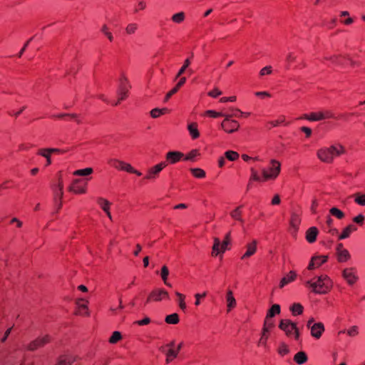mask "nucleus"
I'll use <instances>...</instances> for the list:
<instances>
[{
    "label": "nucleus",
    "mask_w": 365,
    "mask_h": 365,
    "mask_svg": "<svg viewBox=\"0 0 365 365\" xmlns=\"http://www.w3.org/2000/svg\"><path fill=\"white\" fill-rule=\"evenodd\" d=\"M346 153V149L341 143L322 146L316 151L317 160L323 164H332L336 158L344 155Z\"/></svg>",
    "instance_id": "nucleus-1"
},
{
    "label": "nucleus",
    "mask_w": 365,
    "mask_h": 365,
    "mask_svg": "<svg viewBox=\"0 0 365 365\" xmlns=\"http://www.w3.org/2000/svg\"><path fill=\"white\" fill-rule=\"evenodd\" d=\"M305 286L314 294H326L332 289L334 282L327 274H321L307 281Z\"/></svg>",
    "instance_id": "nucleus-2"
},
{
    "label": "nucleus",
    "mask_w": 365,
    "mask_h": 365,
    "mask_svg": "<svg viewBox=\"0 0 365 365\" xmlns=\"http://www.w3.org/2000/svg\"><path fill=\"white\" fill-rule=\"evenodd\" d=\"M231 243V232L226 233L222 240L218 237H214L212 238V245L211 247V257L222 259L225 252L230 249Z\"/></svg>",
    "instance_id": "nucleus-3"
},
{
    "label": "nucleus",
    "mask_w": 365,
    "mask_h": 365,
    "mask_svg": "<svg viewBox=\"0 0 365 365\" xmlns=\"http://www.w3.org/2000/svg\"><path fill=\"white\" fill-rule=\"evenodd\" d=\"M279 328L284 332L287 338L296 341L299 340L300 336L299 329L297 328V324L292 322L290 319H282L279 322Z\"/></svg>",
    "instance_id": "nucleus-4"
},
{
    "label": "nucleus",
    "mask_w": 365,
    "mask_h": 365,
    "mask_svg": "<svg viewBox=\"0 0 365 365\" xmlns=\"http://www.w3.org/2000/svg\"><path fill=\"white\" fill-rule=\"evenodd\" d=\"M270 167L262 170V180L269 181L275 180L281 171V163L277 160H271Z\"/></svg>",
    "instance_id": "nucleus-5"
},
{
    "label": "nucleus",
    "mask_w": 365,
    "mask_h": 365,
    "mask_svg": "<svg viewBox=\"0 0 365 365\" xmlns=\"http://www.w3.org/2000/svg\"><path fill=\"white\" fill-rule=\"evenodd\" d=\"M182 345V342L177 344L175 341H173L163 347L165 354V362L167 364L170 363L177 358Z\"/></svg>",
    "instance_id": "nucleus-6"
},
{
    "label": "nucleus",
    "mask_w": 365,
    "mask_h": 365,
    "mask_svg": "<svg viewBox=\"0 0 365 365\" xmlns=\"http://www.w3.org/2000/svg\"><path fill=\"white\" fill-rule=\"evenodd\" d=\"M51 342V336L48 335L40 336L25 346V349L28 351H34L43 347Z\"/></svg>",
    "instance_id": "nucleus-7"
},
{
    "label": "nucleus",
    "mask_w": 365,
    "mask_h": 365,
    "mask_svg": "<svg viewBox=\"0 0 365 365\" xmlns=\"http://www.w3.org/2000/svg\"><path fill=\"white\" fill-rule=\"evenodd\" d=\"M110 165L118 170L127 172L128 173L135 174L137 176H141L142 173L135 170L130 163L124 162L123 160L114 159L110 160Z\"/></svg>",
    "instance_id": "nucleus-8"
},
{
    "label": "nucleus",
    "mask_w": 365,
    "mask_h": 365,
    "mask_svg": "<svg viewBox=\"0 0 365 365\" xmlns=\"http://www.w3.org/2000/svg\"><path fill=\"white\" fill-rule=\"evenodd\" d=\"M224 120L221 123V128L226 133H232L240 128V123L237 120L231 118V115L225 114Z\"/></svg>",
    "instance_id": "nucleus-9"
},
{
    "label": "nucleus",
    "mask_w": 365,
    "mask_h": 365,
    "mask_svg": "<svg viewBox=\"0 0 365 365\" xmlns=\"http://www.w3.org/2000/svg\"><path fill=\"white\" fill-rule=\"evenodd\" d=\"M168 165L166 162H160L147 170L146 175L145 176V179L147 180H155L158 178L160 173L162 170L166 168Z\"/></svg>",
    "instance_id": "nucleus-10"
},
{
    "label": "nucleus",
    "mask_w": 365,
    "mask_h": 365,
    "mask_svg": "<svg viewBox=\"0 0 365 365\" xmlns=\"http://www.w3.org/2000/svg\"><path fill=\"white\" fill-rule=\"evenodd\" d=\"M334 117V114L331 111L326 110L306 114L304 115L302 117V118L311 121H319L326 119H331L333 118Z\"/></svg>",
    "instance_id": "nucleus-11"
},
{
    "label": "nucleus",
    "mask_w": 365,
    "mask_h": 365,
    "mask_svg": "<svg viewBox=\"0 0 365 365\" xmlns=\"http://www.w3.org/2000/svg\"><path fill=\"white\" fill-rule=\"evenodd\" d=\"M87 183L81 179H75L68 187V191L75 195H83L87 192Z\"/></svg>",
    "instance_id": "nucleus-12"
},
{
    "label": "nucleus",
    "mask_w": 365,
    "mask_h": 365,
    "mask_svg": "<svg viewBox=\"0 0 365 365\" xmlns=\"http://www.w3.org/2000/svg\"><path fill=\"white\" fill-rule=\"evenodd\" d=\"M258 241L256 239H252L246 243L245 246V252L241 256L242 260H246L255 255L257 251Z\"/></svg>",
    "instance_id": "nucleus-13"
},
{
    "label": "nucleus",
    "mask_w": 365,
    "mask_h": 365,
    "mask_svg": "<svg viewBox=\"0 0 365 365\" xmlns=\"http://www.w3.org/2000/svg\"><path fill=\"white\" fill-rule=\"evenodd\" d=\"M168 292L163 289H155L148 296L146 302H158L163 299H168Z\"/></svg>",
    "instance_id": "nucleus-14"
},
{
    "label": "nucleus",
    "mask_w": 365,
    "mask_h": 365,
    "mask_svg": "<svg viewBox=\"0 0 365 365\" xmlns=\"http://www.w3.org/2000/svg\"><path fill=\"white\" fill-rule=\"evenodd\" d=\"M341 275L343 279L350 286L354 285L359 279L356 270L354 267H346L344 269Z\"/></svg>",
    "instance_id": "nucleus-15"
},
{
    "label": "nucleus",
    "mask_w": 365,
    "mask_h": 365,
    "mask_svg": "<svg viewBox=\"0 0 365 365\" xmlns=\"http://www.w3.org/2000/svg\"><path fill=\"white\" fill-rule=\"evenodd\" d=\"M274 327V323L273 320L264 319L262 330V336L259 339V343L263 346L267 344L269 334L272 331V329Z\"/></svg>",
    "instance_id": "nucleus-16"
},
{
    "label": "nucleus",
    "mask_w": 365,
    "mask_h": 365,
    "mask_svg": "<svg viewBox=\"0 0 365 365\" xmlns=\"http://www.w3.org/2000/svg\"><path fill=\"white\" fill-rule=\"evenodd\" d=\"M76 314L77 315H80L82 317H89L90 312L88 309V301L83 299L79 298L76 300Z\"/></svg>",
    "instance_id": "nucleus-17"
},
{
    "label": "nucleus",
    "mask_w": 365,
    "mask_h": 365,
    "mask_svg": "<svg viewBox=\"0 0 365 365\" xmlns=\"http://www.w3.org/2000/svg\"><path fill=\"white\" fill-rule=\"evenodd\" d=\"M328 255H314L311 258V260L307 266L308 270H314L319 268L323 264L326 263L328 260Z\"/></svg>",
    "instance_id": "nucleus-18"
},
{
    "label": "nucleus",
    "mask_w": 365,
    "mask_h": 365,
    "mask_svg": "<svg viewBox=\"0 0 365 365\" xmlns=\"http://www.w3.org/2000/svg\"><path fill=\"white\" fill-rule=\"evenodd\" d=\"M80 359L76 354H65L60 356L54 365H72Z\"/></svg>",
    "instance_id": "nucleus-19"
},
{
    "label": "nucleus",
    "mask_w": 365,
    "mask_h": 365,
    "mask_svg": "<svg viewBox=\"0 0 365 365\" xmlns=\"http://www.w3.org/2000/svg\"><path fill=\"white\" fill-rule=\"evenodd\" d=\"M60 150L58 148H41L37 151V155H41L46 159V166H49L51 163V155L60 153Z\"/></svg>",
    "instance_id": "nucleus-20"
},
{
    "label": "nucleus",
    "mask_w": 365,
    "mask_h": 365,
    "mask_svg": "<svg viewBox=\"0 0 365 365\" xmlns=\"http://www.w3.org/2000/svg\"><path fill=\"white\" fill-rule=\"evenodd\" d=\"M336 255L339 262H346L350 259L349 252L345 249L342 244H339L336 250Z\"/></svg>",
    "instance_id": "nucleus-21"
},
{
    "label": "nucleus",
    "mask_w": 365,
    "mask_h": 365,
    "mask_svg": "<svg viewBox=\"0 0 365 365\" xmlns=\"http://www.w3.org/2000/svg\"><path fill=\"white\" fill-rule=\"evenodd\" d=\"M184 158V154L180 151H169L166 153L165 161L167 164H175Z\"/></svg>",
    "instance_id": "nucleus-22"
},
{
    "label": "nucleus",
    "mask_w": 365,
    "mask_h": 365,
    "mask_svg": "<svg viewBox=\"0 0 365 365\" xmlns=\"http://www.w3.org/2000/svg\"><path fill=\"white\" fill-rule=\"evenodd\" d=\"M311 329V335L314 338L319 339L323 332L325 330L324 325L322 322L314 323L312 326L310 327Z\"/></svg>",
    "instance_id": "nucleus-23"
},
{
    "label": "nucleus",
    "mask_w": 365,
    "mask_h": 365,
    "mask_svg": "<svg viewBox=\"0 0 365 365\" xmlns=\"http://www.w3.org/2000/svg\"><path fill=\"white\" fill-rule=\"evenodd\" d=\"M187 130L192 140H196L200 138V133L198 128V123L197 122H190L187 125Z\"/></svg>",
    "instance_id": "nucleus-24"
},
{
    "label": "nucleus",
    "mask_w": 365,
    "mask_h": 365,
    "mask_svg": "<svg viewBox=\"0 0 365 365\" xmlns=\"http://www.w3.org/2000/svg\"><path fill=\"white\" fill-rule=\"evenodd\" d=\"M340 23L344 26H350L354 22V19L351 16L348 11H341L339 13Z\"/></svg>",
    "instance_id": "nucleus-25"
},
{
    "label": "nucleus",
    "mask_w": 365,
    "mask_h": 365,
    "mask_svg": "<svg viewBox=\"0 0 365 365\" xmlns=\"http://www.w3.org/2000/svg\"><path fill=\"white\" fill-rule=\"evenodd\" d=\"M226 303L227 312L232 310L237 305L236 299L234 297L233 292L231 289H228L226 292Z\"/></svg>",
    "instance_id": "nucleus-26"
},
{
    "label": "nucleus",
    "mask_w": 365,
    "mask_h": 365,
    "mask_svg": "<svg viewBox=\"0 0 365 365\" xmlns=\"http://www.w3.org/2000/svg\"><path fill=\"white\" fill-rule=\"evenodd\" d=\"M185 82L186 78L182 77L178 81V83L170 91H168L166 93L165 96V101H168L173 95L175 94L180 90V88L185 83Z\"/></svg>",
    "instance_id": "nucleus-27"
},
{
    "label": "nucleus",
    "mask_w": 365,
    "mask_h": 365,
    "mask_svg": "<svg viewBox=\"0 0 365 365\" xmlns=\"http://www.w3.org/2000/svg\"><path fill=\"white\" fill-rule=\"evenodd\" d=\"M297 278V273L294 271H289L279 282V288L284 287L287 284L294 281Z\"/></svg>",
    "instance_id": "nucleus-28"
},
{
    "label": "nucleus",
    "mask_w": 365,
    "mask_h": 365,
    "mask_svg": "<svg viewBox=\"0 0 365 365\" xmlns=\"http://www.w3.org/2000/svg\"><path fill=\"white\" fill-rule=\"evenodd\" d=\"M98 204L101 207V208L106 212L107 217L111 220L112 215L110 211L111 203L105 198H99L98 200Z\"/></svg>",
    "instance_id": "nucleus-29"
},
{
    "label": "nucleus",
    "mask_w": 365,
    "mask_h": 365,
    "mask_svg": "<svg viewBox=\"0 0 365 365\" xmlns=\"http://www.w3.org/2000/svg\"><path fill=\"white\" fill-rule=\"evenodd\" d=\"M242 205H239L236 207L235 209H233L230 213V217L237 222H243L242 219Z\"/></svg>",
    "instance_id": "nucleus-30"
},
{
    "label": "nucleus",
    "mask_w": 365,
    "mask_h": 365,
    "mask_svg": "<svg viewBox=\"0 0 365 365\" xmlns=\"http://www.w3.org/2000/svg\"><path fill=\"white\" fill-rule=\"evenodd\" d=\"M201 155L200 151L198 149H192L189 151L185 155H184V160L186 161H195L197 158Z\"/></svg>",
    "instance_id": "nucleus-31"
},
{
    "label": "nucleus",
    "mask_w": 365,
    "mask_h": 365,
    "mask_svg": "<svg viewBox=\"0 0 365 365\" xmlns=\"http://www.w3.org/2000/svg\"><path fill=\"white\" fill-rule=\"evenodd\" d=\"M317 235L318 230L317 229V227H310L309 229L307 230L306 232V239L309 242L312 243L315 242Z\"/></svg>",
    "instance_id": "nucleus-32"
},
{
    "label": "nucleus",
    "mask_w": 365,
    "mask_h": 365,
    "mask_svg": "<svg viewBox=\"0 0 365 365\" xmlns=\"http://www.w3.org/2000/svg\"><path fill=\"white\" fill-rule=\"evenodd\" d=\"M192 176L197 179H203L206 177V172L200 168H193L190 169Z\"/></svg>",
    "instance_id": "nucleus-33"
},
{
    "label": "nucleus",
    "mask_w": 365,
    "mask_h": 365,
    "mask_svg": "<svg viewBox=\"0 0 365 365\" xmlns=\"http://www.w3.org/2000/svg\"><path fill=\"white\" fill-rule=\"evenodd\" d=\"M169 113V110L166 108H153L150 110V114L153 118H159L161 115H165Z\"/></svg>",
    "instance_id": "nucleus-34"
},
{
    "label": "nucleus",
    "mask_w": 365,
    "mask_h": 365,
    "mask_svg": "<svg viewBox=\"0 0 365 365\" xmlns=\"http://www.w3.org/2000/svg\"><path fill=\"white\" fill-rule=\"evenodd\" d=\"M279 313H280V307H279V305L274 304L269 309L265 319H268V320H272V318L275 314H279Z\"/></svg>",
    "instance_id": "nucleus-35"
},
{
    "label": "nucleus",
    "mask_w": 365,
    "mask_h": 365,
    "mask_svg": "<svg viewBox=\"0 0 365 365\" xmlns=\"http://www.w3.org/2000/svg\"><path fill=\"white\" fill-rule=\"evenodd\" d=\"M356 230V227L353 225H349L345 227L341 234L339 235V239L342 240L348 237L350 234Z\"/></svg>",
    "instance_id": "nucleus-36"
},
{
    "label": "nucleus",
    "mask_w": 365,
    "mask_h": 365,
    "mask_svg": "<svg viewBox=\"0 0 365 365\" xmlns=\"http://www.w3.org/2000/svg\"><path fill=\"white\" fill-rule=\"evenodd\" d=\"M175 295L178 297V305L180 309L182 311L185 312L187 309V305L185 303V296L183 294L180 293L178 292H175Z\"/></svg>",
    "instance_id": "nucleus-37"
},
{
    "label": "nucleus",
    "mask_w": 365,
    "mask_h": 365,
    "mask_svg": "<svg viewBox=\"0 0 365 365\" xmlns=\"http://www.w3.org/2000/svg\"><path fill=\"white\" fill-rule=\"evenodd\" d=\"M294 361L298 364H302L307 361V356L304 351H299L294 356Z\"/></svg>",
    "instance_id": "nucleus-38"
},
{
    "label": "nucleus",
    "mask_w": 365,
    "mask_h": 365,
    "mask_svg": "<svg viewBox=\"0 0 365 365\" xmlns=\"http://www.w3.org/2000/svg\"><path fill=\"white\" fill-rule=\"evenodd\" d=\"M165 322L168 324H177L180 322L179 316L177 313L168 315L165 317Z\"/></svg>",
    "instance_id": "nucleus-39"
},
{
    "label": "nucleus",
    "mask_w": 365,
    "mask_h": 365,
    "mask_svg": "<svg viewBox=\"0 0 365 365\" xmlns=\"http://www.w3.org/2000/svg\"><path fill=\"white\" fill-rule=\"evenodd\" d=\"M101 32L105 35L110 43L113 41L114 37L108 25L103 24L101 29Z\"/></svg>",
    "instance_id": "nucleus-40"
},
{
    "label": "nucleus",
    "mask_w": 365,
    "mask_h": 365,
    "mask_svg": "<svg viewBox=\"0 0 365 365\" xmlns=\"http://www.w3.org/2000/svg\"><path fill=\"white\" fill-rule=\"evenodd\" d=\"M225 115V113H223L222 112H217L213 110H207L203 113V116L205 117H209L211 118H217L219 117H224Z\"/></svg>",
    "instance_id": "nucleus-41"
},
{
    "label": "nucleus",
    "mask_w": 365,
    "mask_h": 365,
    "mask_svg": "<svg viewBox=\"0 0 365 365\" xmlns=\"http://www.w3.org/2000/svg\"><path fill=\"white\" fill-rule=\"evenodd\" d=\"M93 173V169L92 168H86L84 169L77 170L73 172V175L75 176H88L91 175Z\"/></svg>",
    "instance_id": "nucleus-42"
},
{
    "label": "nucleus",
    "mask_w": 365,
    "mask_h": 365,
    "mask_svg": "<svg viewBox=\"0 0 365 365\" xmlns=\"http://www.w3.org/2000/svg\"><path fill=\"white\" fill-rule=\"evenodd\" d=\"M55 192L56 196L58 197L60 200H61L63 196V180L61 178L58 179Z\"/></svg>",
    "instance_id": "nucleus-43"
},
{
    "label": "nucleus",
    "mask_w": 365,
    "mask_h": 365,
    "mask_svg": "<svg viewBox=\"0 0 365 365\" xmlns=\"http://www.w3.org/2000/svg\"><path fill=\"white\" fill-rule=\"evenodd\" d=\"M138 29V26L136 23H130L126 26L125 32L128 35H133L137 32Z\"/></svg>",
    "instance_id": "nucleus-44"
},
{
    "label": "nucleus",
    "mask_w": 365,
    "mask_h": 365,
    "mask_svg": "<svg viewBox=\"0 0 365 365\" xmlns=\"http://www.w3.org/2000/svg\"><path fill=\"white\" fill-rule=\"evenodd\" d=\"M185 19V14L184 12L181 11L177 14H175L172 16L171 20L173 23L175 24H181Z\"/></svg>",
    "instance_id": "nucleus-45"
},
{
    "label": "nucleus",
    "mask_w": 365,
    "mask_h": 365,
    "mask_svg": "<svg viewBox=\"0 0 365 365\" xmlns=\"http://www.w3.org/2000/svg\"><path fill=\"white\" fill-rule=\"evenodd\" d=\"M122 339V335L120 331H113L112 335L108 339V342L111 344H115Z\"/></svg>",
    "instance_id": "nucleus-46"
},
{
    "label": "nucleus",
    "mask_w": 365,
    "mask_h": 365,
    "mask_svg": "<svg viewBox=\"0 0 365 365\" xmlns=\"http://www.w3.org/2000/svg\"><path fill=\"white\" fill-rule=\"evenodd\" d=\"M225 157L228 160L235 161L239 159L240 155L237 152L233 150H227L225 153Z\"/></svg>",
    "instance_id": "nucleus-47"
},
{
    "label": "nucleus",
    "mask_w": 365,
    "mask_h": 365,
    "mask_svg": "<svg viewBox=\"0 0 365 365\" xmlns=\"http://www.w3.org/2000/svg\"><path fill=\"white\" fill-rule=\"evenodd\" d=\"M303 307L301 304L299 303H294L291 307L290 310L293 315H299L302 314L303 312Z\"/></svg>",
    "instance_id": "nucleus-48"
},
{
    "label": "nucleus",
    "mask_w": 365,
    "mask_h": 365,
    "mask_svg": "<svg viewBox=\"0 0 365 365\" xmlns=\"http://www.w3.org/2000/svg\"><path fill=\"white\" fill-rule=\"evenodd\" d=\"M160 275H161V277H162V279H163L164 284L166 285L170 286L168 283V277L169 275V270H168V268L165 265L162 267Z\"/></svg>",
    "instance_id": "nucleus-49"
},
{
    "label": "nucleus",
    "mask_w": 365,
    "mask_h": 365,
    "mask_svg": "<svg viewBox=\"0 0 365 365\" xmlns=\"http://www.w3.org/2000/svg\"><path fill=\"white\" fill-rule=\"evenodd\" d=\"M331 215L336 217L337 219H342L344 217V213L336 207H332L329 210Z\"/></svg>",
    "instance_id": "nucleus-50"
},
{
    "label": "nucleus",
    "mask_w": 365,
    "mask_h": 365,
    "mask_svg": "<svg viewBox=\"0 0 365 365\" xmlns=\"http://www.w3.org/2000/svg\"><path fill=\"white\" fill-rule=\"evenodd\" d=\"M354 201L360 205H365V194L356 193L354 195Z\"/></svg>",
    "instance_id": "nucleus-51"
},
{
    "label": "nucleus",
    "mask_w": 365,
    "mask_h": 365,
    "mask_svg": "<svg viewBox=\"0 0 365 365\" xmlns=\"http://www.w3.org/2000/svg\"><path fill=\"white\" fill-rule=\"evenodd\" d=\"M255 96L259 99H266L271 98V94L267 91H257L255 93Z\"/></svg>",
    "instance_id": "nucleus-52"
},
{
    "label": "nucleus",
    "mask_w": 365,
    "mask_h": 365,
    "mask_svg": "<svg viewBox=\"0 0 365 365\" xmlns=\"http://www.w3.org/2000/svg\"><path fill=\"white\" fill-rule=\"evenodd\" d=\"M289 350L288 346L285 344H281L278 348V353L281 356H284L289 353Z\"/></svg>",
    "instance_id": "nucleus-53"
},
{
    "label": "nucleus",
    "mask_w": 365,
    "mask_h": 365,
    "mask_svg": "<svg viewBox=\"0 0 365 365\" xmlns=\"http://www.w3.org/2000/svg\"><path fill=\"white\" fill-rule=\"evenodd\" d=\"M207 296V293L205 292L203 293H197L195 294V305L196 307L199 306L200 304V300L203 298H205V297Z\"/></svg>",
    "instance_id": "nucleus-54"
},
{
    "label": "nucleus",
    "mask_w": 365,
    "mask_h": 365,
    "mask_svg": "<svg viewBox=\"0 0 365 365\" xmlns=\"http://www.w3.org/2000/svg\"><path fill=\"white\" fill-rule=\"evenodd\" d=\"M207 95L212 98H217L222 95V91L219 88H215L209 91Z\"/></svg>",
    "instance_id": "nucleus-55"
},
{
    "label": "nucleus",
    "mask_w": 365,
    "mask_h": 365,
    "mask_svg": "<svg viewBox=\"0 0 365 365\" xmlns=\"http://www.w3.org/2000/svg\"><path fill=\"white\" fill-rule=\"evenodd\" d=\"M359 334V328L356 326H352L347 330V334L349 336H355Z\"/></svg>",
    "instance_id": "nucleus-56"
},
{
    "label": "nucleus",
    "mask_w": 365,
    "mask_h": 365,
    "mask_svg": "<svg viewBox=\"0 0 365 365\" xmlns=\"http://www.w3.org/2000/svg\"><path fill=\"white\" fill-rule=\"evenodd\" d=\"M250 180L255 181V182H263L262 180V177H260L259 175V174L257 173V172L254 170H252Z\"/></svg>",
    "instance_id": "nucleus-57"
},
{
    "label": "nucleus",
    "mask_w": 365,
    "mask_h": 365,
    "mask_svg": "<svg viewBox=\"0 0 365 365\" xmlns=\"http://www.w3.org/2000/svg\"><path fill=\"white\" fill-rule=\"evenodd\" d=\"M190 63V61L189 59H186L184 61L183 66H182V68L180 69V71H178V73L177 74V78L180 77L185 72L186 68L189 66Z\"/></svg>",
    "instance_id": "nucleus-58"
},
{
    "label": "nucleus",
    "mask_w": 365,
    "mask_h": 365,
    "mask_svg": "<svg viewBox=\"0 0 365 365\" xmlns=\"http://www.w3.org/2000/svg\"><path fill=\"white\" fill-rule=\"evenodd\" d=\"M150 322H151V320L149 317H145L141 320L136 321L135 322V324L138 326H144V325L149 324L150 323Z\"/></svg>",
    "instance_id": "nucleus-59"
},
{
    "label": "nucleus",
    "mask_w": 365,
    "mask_h": 365,
    "mask_svg": "<svg viewBox=\"0 0 365 365\" xmlns=\"http://www.w3.org/2000/svg\"><path fill=\"white\" fill-rule=\"evenodd\" d=\"M237 101V97L235 96H230V97H222L220 99V103H227V102H235Z\"/></svg>",
    "instance_id": "nucleus-60"
},
{
    "label": "nucleus",
    "mask_w": 365,
    "mask_h": 365,
    "mask_svg": "<svg viewBox=\"0 0 365 365\" xmlns=\"http://www.w3.org/2000/svg\"><path fill=\"white\" fill-rule=\"evenodd\" d=\"M271 73H272V67L266 66V67L262 68L260 70L259 74H260V76H266V75H269Z\"/></svg>",
    "instance_id": "nucleus-61"
},
{
    "label": "nucleus",
    "mask_w": 365,
    "mask_h": 365,
    "mask_svg": "<svg viewBox=\"0 0 365 365\" xmlns=\"http://www.w3.org/2000/svg\"><path fill=\"white\" fill-rule=\"evenodd\" d=\"M300 130L302 132H303L305 134L306 138H309L311 137V135L312 134V130L311 128H309L308 127L303 126L300 128Z\"/></svg>",
    "instance_id": "nucleus-62"
},
{
    "label": "nucleus",
    "mask_w": 365,
    "mask_h": 365,
    "mask_svg": "<svg viewBox=\"0 0 365 365\" xmlns=\"http://www.w3.org/2000/svg\"><path fill=\"white\" fill-rule=\"evenodd\" d=\"M281 202L280 196L279 195H274L272 199L271 204L272 205H278Z\"/></svg>",
    "instance_id": "nucleus-63"
},
{
    "label": "nucleus",
    "mask_w": 365,
    "mask_h": 365,
    "mask_svg": "<svg viewBox=\"0 0 365 365\" xmlns=\"http://www.w3.org/2000/svg\"><path fill=\"white\" fill-rule=\"evenodd\" d=\"M364 220V217L362 215H359L353 219V221L357 224L362 225Z\"/></svg>",
    "instance_id": "nucleus-64"
}]
</instances>
